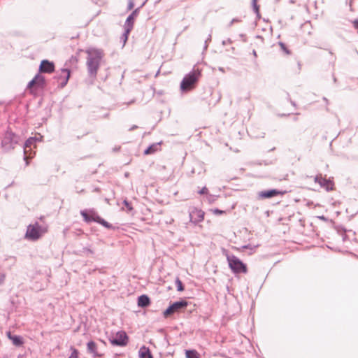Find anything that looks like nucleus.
Wrapping results in <instances>:
<instances>
[{
    "label": "nucleus",
    "instance_id": "f257e3e1",
    "mask_svg": "<svg viewBox=\"0 0 358 358\" xmlns=\"http://www.w3.org/2000/svg\"><path fill=\"white\" fill-rule=\"evenodd\" d=\"M86 53L88 55L87 60L88 71L91 76H96L100 61L103 55V51L99 49L90 48L86 50Z\"/></svg>",
    "mask_w": 358,
    "mask_h": 358
},
{
    "label": "nucleus",
    "instance_id": "f03ea898",
    "mask_svg": "<svg viewBox=\"0 0 358 358\" xmlns=\"http://www.w3.org/2000/svg\"><path fill=\"white\" fill-rule=\"evenodd\" d=\"M201 72L202 69L195 66L193 70L184 77L180 83V89L182 91H189L194 89L201 76Z\"/></svg>",
    "mask_w": 358,
    "mask_h": 358
},
{
    "label": "nucleus",
    "instance_id": "7ed1b4c3",
    "mask_svg": "<svg viewBox=\"0 0 358 358\" xmlns=\"http://www.w3.org/2000/svg\"><path fill=\"white\" fill-rule=\"evenodd\" d=\"M48 231V226H40L38 222L27 227L25 238L30 241H37Z\"/></svg>",
    "mask_w": 358,
    "mask_h": 358
},
{
    "label": "nucleus",
    "instance_id": "20e7f679",
    "mask_svg": "<svg viewBox=\"0 0 358 358\" xmlns=\"http://www.w3.org/2000/svg\"><path fill=\"white\" fill-rule=\"evenodd\" d=\"M81 215L83 216L84 220L86 222H95L99 223L103 227L110 229L112 227L111 224H110L108 222L102 219L99 217L96 212L94 210H83L80 212Z\"/></svg>",
    "mask_w": 358,
    "mask_h": 358
},
{
    "label": "nucleus",
    "instance_id": "39448f33",
    "mask_svg": "<svg viewBox=\"0 0 358 358\" xmlns=\"http://www.w3.org/2000/svg\"><path fill=\"white\" fill-rule=\"evenodd\" d=\"M46 82L45 77L40 73H38L35 77L29 83L27 89L31 94H36L38 91L44 89Z\"/></svg>",
    "mask_w": 358,
    "mask_h": 358
},
{
    "label": "nucleus",
    "instance_id": "423d86ee",
    "mask_svg": "<svg viewBox=\"0 0 358 358\" xmlns=\"http://www.w3.org/2000/svg\"><path fill=\"white\" fill-rule=\"evenodd\" d=\"M227 262L229 263V268L232 270V271L235 273H246L248 272V268L246 265L241 262L238 257L236 256H227Z\"/></svg>",
    "mask_w": 358,
    "mask_h": 358
},
{
    "label": "nucleus",
    "instance_id": "0eeeda50",
    "mask_svg": "<svg viewBox=\"0 0 358 358\" xmlns=\"http://www.w3.org/2000/svg\"><path fill=\"white\" fill-rule=\"evenodd\" d=\"M188 305L187 301L182 300L180 301H176L171 305L166 310H165L163 313V315L165 318L169 317L171 315L175 313L180 312L182 309H185L187 308Z\"/></svg>",
    "mask_w": 358,
    "mask_h": 358
},
{
    "label": "nucleus",
    "instance_id": "6e6552de",
    "mask_svg": "<svg viewBox=\"0 0 358 358\" xmlns=\"http://www.w3.org/2000/svg\"><path fill=\"white\" fill-rule=\"evenodd\" d=\"M128 336L123 331L116 333L114 338L110 339V342L113 345L125 346L128 343Z\"/></svg>",
    "mask_w": 358,
    "mask_h": 358
},
{
    "label": "nucleus",
    "instance_id": "1a4fd4ad",
    "mask_svg": "<svg viewBox=\"0 0 358 358\" xmlns=\"http://www.w3.org/2000/svg\"><path fill=\"white\" fill-rule=\"evenodd\" d=\"M314 180L327 191H332L334 189V182L333 180L323 177L321 174L317 175Z\"/></svg>",
    "mask_w": 358,
    "mask_h": 358
},
{
    "label": "nucleus",
    "instance_id": "9d476101",
    "mask_svg": "<svg viewBox=\"0 0 358 358\" xmlns=\"http://www.w3.org/2000/svg\"><path fill=\"white\" fill-rule=\"evenodd\" d=\"M205 212L201 209L194 207L189 211L190 221L194 224L201 222L204 220Z\"/></svg>",
    "mask_w": 358,
    "mask_h": 358
},
{
    "label": "nucleus",
    "instance_id": "9b49d317",
    "mask_svg": "<svg viewBox=\"0 0 358 358\" xmlns=\"http://www.w3.org/2000/svg\"><path fill=\"white\" fill-rule=\"evenodd\" d=\"M70 76V70L67 69H61L59 75L56 76V79L57 80L58 85L60 88H63L66 85L69 80Z\"/></svg>",
    "mask_w": 358,
    "mask_h": 358
},
{
    "label": "nucleus",
    "instance_id": "f8f14e48",
    "mask_svg": "<svg viewBox=\"0 0 358 358\" xmlns=\"http://www.w3.org/2000/svg\"><path fill=\"white\" fill-rule=\"evenodd\" d=\"M55 64L47 59L42 60L39 66V73H52L55 71Z\"/></svg>",
    "mask_w": 358,
    "mask_h": 358
},
{
    "label": "nucleus",
    "instance_id": "ddd939ff",
    "mask_svg": "<svg viewBox=\"0 0 358 358\" xmlns=\"http://www.w3.org/2000/svg\"><path fill=\"white\" fill-rule=\"evenodd\" d=\"M287 192L286 191H281V190H277V189H271L267 191H262L259 193V196L261 199H268L271 198L273 196H276L278 195H284Z\"/></svg>",
    "mask_w": 358,
    "mask_h": 358
},
{
    "label": "nucleus",
    "instance_id": "4468645a",
    "mask_svg": "<svg viewBox=\"0 0 358 358\" xmlns=\"http://www.w3.org/2000/svg\"><path fill=\"white\" fill-rule=\"evenodd\" d=\"M136 13H137V10H134L127 19L126 30H125V33L124 34V42L127 40V36H128L129 33L130 32V31L133 28L134 22L135 17L136 15Z\"/></svg>",
    "mask_w": 358,
    "mask_h": 358
},
{
    "label": "nucleus",
    "instance_id": "2eb2a0df",
    "mask_svg": "<svg viewBox=\"0 0 358 358\" xmlns=\"http://www.w3.org/2000/svg\"><path fill=\"white\" fill-rule=\"evenodd\" d=\"M87 352L90 354H92L94 358H102L103 354L99 353L98 352V346L97 344L94 341H90L87 344Z\"/></svg>",
    "mask_w": 358,
    "mask_h": 358
},
{
    "label": "nucleus",
    "instance_id": "dca6fc26",
    "mask_svg": "<svg viewBox=\"0 0 358 358\" xmlns=\"http://www.w3.org/2000/svg\"><path fill=\"white\" fill-rule=\"evenodd\" d=\"M6 336L15 346H21L24 343L22 338L20 336L12 335L10 331L6 333Z\"/></svg>",
    "mask_w": 358,
    "mask_h": 358
},
{
    "label": "nucleus",
    "instance_id": "f3484780",
    "mask_svg": "<svg viewBox=\"0 0 358 358\" xmlns=\"http://www.w3.org/2000/svg\"><path fill=\"white\" fill-rule=\"evenodd\" d=\"M34 140L31 138H29L26 143H25V146H24V155H25V159H27L28 157H30L31 158L32 156L31 155V153L29 154L28 155V152L29 151H31V146L34 145Z\"/></svg>",
    "mask_w": 358,
    "mask_h": 358
},
{
    "label": "nucleus",
    "instance_id": "a211bd4d",
    "mask_svg": "<svg viewBox=\"0 0 358 358\" xmlns=\"http://www.w3.org/2000/svg\"><path fill=\"white\" fill-rule=\"evenodd\" d=\"M150 304V300L147 295H141L138 298V306L139 307H147Z\"/></svg>",
    "mask_w": 358,
    "mask_h": 358
},
{
    "label": "nucleus",
    "instance_id": "6ab92c4d",
    "mask_svg": "<svg viewBox=\"0 0 358 358\" xmlns=\"http://www.w3.org/2000/svg\"><path fill=\"white\" fill-rule=\"evenodd\" d=\"M139 357L141 358H153L150 349L145 346L140 348Z\"/></svg>",
    "mask_w": 358,
    "mask_h": 358
},
{
    "label": "nucleus",
    "instance_id": "aec40b11",
    "mask_svg": "<svg viewBox=\"0 0 358 358\" xmlns=\"http://www.w3.org/2000/svg\"><path fill=\"white\" fill-rule=\"evenodd\" d=\"M159 143H154L151 145L144 151V155H148L154 154L155 152L159 150Z\"/></svg>",
    "mask_w": 358,
    "mask_h": 358
},
{
    "label": "nucleus",
    "instance_id": "412c9836",
    "mask_svg": "<svg viewBox=\"0 0 358 358\" xmlns=\"http://www.w3.org/2000/svg\"><path fill=\"white\" fill-rule=\"evenodd\" d=\"M186 358H200L199 354L195 350L185 351Z\"/></svg>",
    "mask_w": 358,
    "mask_h": 358
},
{
    "label": "nucleus",
    "instance_id": "4be33fe9",
    "mask_svg": "<svg viewBox=\"0 0 358 358\" xmlns=\"http://www.w3.org/2000/svg\"><path fill=\"white\" fill-rule=\"evenodd\" d=\"M70 350H71V354L69 358H78L79 357V352L74 347H71Z\"/></svg>",
    "mask_w": 358,
    "mask_h": 358
},
{
    "label": "nucleus",
    "instance_id": "5701e85b",
    "mask_svg": "<svg viewBox=\"0 0 358 358\" xmlns=\"http://www.w3.org/2000/svg\"><path fill=\"white\" fill-rule=\"evenodd\" d=\"M279 46L280 47L281 50L287 55H289L291 54V51L287 48L286 45L283 43L282 42H279Z\"/></svg>",
    "mask_w": 358,
    "mask_h": 358
},
{
    "label": "nucleus",
    "instance_id": "b1692460",
    "mask_svg": "<svg viewBox=\"0 0 358 358\" xmlns=\"http://www.w3.org/2000/svg\"><path fill=\"white\" fill-rule=\"evenodd\" d=\"M176 285L177 286V290L178 292L184 291V286L182 285V282L178 278H177L176 280Z\"/></svg>",
    "mask_w": 358,
    "mask_h": 358
},
{
    "label": "nucleus",
    "instance_id": "393cba45",
    "mask_svg": "<svg viewBox=\"0 0 358 358\" xmlns=\"http://www.w3.org/2000/svg\"><path fill=\"white\" fill-rule=\"evenodd\" d=\"M123 204L128 211H131L133 210L132 205L127 200L123 201Z\"/></svg>",
    "mask_w": 358,
    "mask_h": 358
},
{
    "label": "nucleus",
    "instance_id": "a878e982",
    "mask_svg": "<svg viewBox=\"0 0 358 358\" xmlns=\"http://www.w3.org/2000/svg\"><path fill=\"white\" fill-rule=\"evenodd\" d=\"M211 211L214 215H222V214L226 213L225 210H220L217 208L213 209V210H211Z\"/></svg>",
    "mask_w": 358,
    "mask_h": 358
},
{
    "label": "nucleus",
    "instance_id": "bb28decb",
    "mask_svg": "<svg viewBox=\"0 0 358 358\" xmlns=\"http://www.w3.org/2000/svg\"><path fill=\"white\" fill-rule=\"evenodd\" d=\"M200 194H208V189L206 187H203L200 191Z\"/></svg>",
    "mask_w": 358,
    "mask_h": 358
},
{
    "label": "nucleus",
    "instance_id": "cd10ccee",
    "mask_svg": "<svg viewBox=\"0 0 358 358\" xmlns=\"http://www.w3.org/2000/svg\"><path fill=\"white\" fill-rule=\"evenodd\" d=\"M128 10H131L134 7V3L132 0H129L128 2Z\"/></svg>",
    "mask_w": 358,
    "mask_h": 358
},
{
    "label": "nucleus",
    "instance_id": "c85d7f7f",
    "mask_svg": "<svg viewBox=\"0 0 358 358\" xmlns=\"http://www.w3.org/2000/svg\"><path fill=\"white\" fill-rule=\"evenodd\" d=\"M254 8L256 10V12L259 11V6L257 5V0H252Z\"/></svg>",
    "mask_w": 358,
    "mask_h": 358
},
{
    "label": "nucleus",
    "instance_id": "c756f323",
    "mask_svg": "<svg viewBox=\"0 0 358 358\" xmlns=\"http://www.w3.org/2000/svg\"><path fill=\"white\" fill-rule=\"evenodd\" d=\"M6 275L3 274L0 275V285L3 284L5 281Z\"/></svg>",
    "mask_w": 358,
    "mask_h": 358
},
{
    "label": "nucleus",
    "instance_id": "7c9ffc66",
    "mask_svg": "<svg viewBox=\"0 0 358 358\" xmlns=\"http://www.w3.org/2000/svg\"><path fill=\"white\" fill-rule=\"evenodd\" d=\"M354 27L358 31V20H354L352 22Z\"/></svg>",
    "mask_w": 358,
    "mask_h": 358
},
{
    "label": "nucleus",
    "instance_id": "2f4dec72",
    "mask_svg": "<svg viewBox=\"0 0 358 358\" xmlns=\"http://www.w3.org/2000/svg\"><path fill=\"white\" fill-rule=\"evenodd\" d=\"M357 32H358V31H357Z\"/></svg>",
    "mask_w": 358,
    "mask_h": 358
}]
</instances>
